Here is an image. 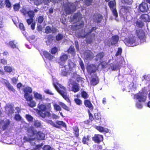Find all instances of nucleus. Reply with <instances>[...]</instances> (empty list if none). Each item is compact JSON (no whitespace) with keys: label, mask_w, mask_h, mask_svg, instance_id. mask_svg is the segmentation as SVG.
<instances>
[{"label":"nucleus","mask_w":150,"mask_h":150,"mask_svg":"<svg viewBox=\"0 0 150 150\" xmlns=\"http://www.w3.org/2000/svg\"><path fill=\"white\" fill-rule=\"evenodd\" d=\"M91 84L93 85H95L97 84L98 82V79L97 77L93 78L91 80Z\"/></svg>","instance_id":"c9c22d12"},{"label":"nucleus","mask_w":150,"mask_h":150,"mask_svg":"<svg viewBox=\"0 0 150 150\" xmlns=\"http://www.w3.org/2000/svg\"><path fill=\"white\" fill-rule=\"evenodd\" d=\"M102 19V16L100 14L95 15L94 16V20L95 22H100Z\"/></svg>","instance_id":"b1692460"},{"label":"nucleus","mask_w":150,"mask_h":150,"mask_svg":"<svg viewBox=\"0 0 150 150\" xmlns=\"http://www.w3.org/2000/svg\"><path fill=\"white\" fill-rule=\"evenodd\" d=\"M82 17V15L79 12L75 14L73 16L74 20L76 21L79 20V19Z\"/></svg>","instance_id":"7c9ffc66"},{"label":"nucleus","mask_w":150,"mask_h":150,"mask_svg":"<svg viewBox=\"0 0 150 150\" xmlns=\"http://www.w3.org/2000/svg\"><path fill=\"white\" fill-rule=\"evenodd\" d=\"M131 10V8L128 6L127 7H123L121 9L120 12H122L123 11H125L126 13L129 12Z\"/></svg>","instance_id":"f704fd0d"},{"label":"nucleus","mask_w":150,"mask_h":150,"mask_svg":"<svg viewBox=\"0 0 150 150\" xmlns=\"http://www.w3.org/2000/svg\"><path fill=\"white\" fill-rule=\"evenodd\" d=\"M5 3L6 6L8 8H11V4L9 0H5Z\"/></svg>","instance_id":"de8ad7c7"},{"label":"nucleus","mask_w":150,"mask_h":150,"mask_svg":"<svg viewBox=\"0 0 150 150\" xmlns=\"http://www.w3.org/2000/svg\"><path fill=\"white\" fill-rule=\"evenodd\" d=\"M140 19L144 22H149L150 19L148 15L146 14H144L141 16Z\"/></svg>","instance_id":"aec40b11"},{"label":"nucleus","mask_w":150,"mask_h":150,"mask_svg":"<svg viewBox=\"0 0 150 150\" xmlns=\"http://www.w3.org/2000/svg\"><path fill=\"white\" fill-rule=\"evenodd\" d=\"M33 18H30L27 20L26 21L28 25H30L33 23Z\"/></svg>","instance_id":"e2e57ef3"},{"label":"nucleus","mask_w":150,"mask_h":150,"mask_svg":"<svg viewBox=\"0 0 150 150\" xmlns=\"http://www.w3.org/2000/svg\"><path fill=\"white\" fill-rule=\"evenodd\" d=\"M43 54L45 57L50 61H52L55 60L54 57L52 55L48 52L44 51Z\"/></svg>","instance_id":"4468645a"},{"label":"nucleus","mask_w":150,"mask_h":150,"mask_svg":"<svg viewBox=\"0 0 150 150\" xmlns=\"http://www.w3.org/2000/svg\"><path fill=\"white\" fill-rule=\"evenodd\" d=\"M139 8L140 11L144 12L147 11L148 9L147 4L146 3H142L139 6Z\"/></svg>","instance_id":"ddd939ff"},{"label":"nucleus","mask_w":150,"mask_h":150,"mask_svg":"<svg viewBox=\"0 0 150 150\" xmlns=\"http://www.w3.org/2000/svg\"><path fill=\"white\" fill-rule=\"evenodd\" d=\"M45 138V134L41 132H38V140H43Z\"/></svg>","instance_id":"a878e982"},{"label":"nucleus","mask_w":150,"mask_h":150,"mask_svg":"<svg viewBox=\"0 0 150 150\" xmlns=\"http://www.w3.org/2000/svg\"><path fill=\"white\" fill-rule=\"evenodd\" d=\"M121 1L123 4H131L132 0H122Z\"/></svg>","instance_id":"bf43d9fd"},{"label":"nucleus","mask_w":150,"mask_h":150,"mask_svg":"<svg viewBox=\"0 0 150 150\" xmlns=\"http://www.w3.org/2000/svg\"><path fill=\"white\" fill-rule=\"evenodd\" d=\"M92 139L95 143H99L103 140V137L101 135L96 134L92 137Z\"/></svg>","instance_id":"f8f14e48"},{"label":"nucleus","mask_w":150,"mask_h":150,"mask_svg":"<svg viewBox=\"0 0 150 150\" xmlns=\"http://www.w3.org/2000/svg\"><path fill=\"white\" fill-rule=\"evenodd\" d=\"M84 104L86 107H88L90 110H93V107L90 101L88 100H84Z\"/></svg>","instance_id":"6ab92c4d"},{"label":"nucleus","mask_w":150,"mask_h":150,"mask_svg":"<svg viewBox=\"0 0 150 150\" xmlns=\"http://www.w3.org/2000/svg\"><path fill=\"white\" fill-rule=\"evenodd\" d=\"M79 129L77 127H75L74 128V131L75 135L76 137H78L79 136Z\"/></svg>","instance_id":"8fccbe9b"},{"label":"nucleus","mask_w":150,"mask_h":150,"mask_svg":"<svg viewBox=\"0 0 150 150\" xmlns=\"http://www.w3.org/2000/svg\"><path fill=\"white\" fill-rule=\"evenodd\" d=\"M25 16L27 14L28 11L25 8H23L20 11Z\"/></svg>","instance_id":"052dcab7"},{"label":"nucleus","mask_w":150,"mask_h":150,"mask_svg":"<svg viewBox=\"0 0 150 150\" xmlns=\"http://www.w3.org/2000/svg\"><path fill=\"white\" fill-rule=\"evenodd\" d=\"M75 64L72 62L69 61L68 65H65L62 67L60 69L61 75L65 76L67 75L68 73H71L74 71V75L72 76L74 78H76L77 75L76 73L74 72L75 71Z\"/></svg>","instance_id":"f257e3e1"},{"label":"nucleus","mask_w":150,"mask_h":150,"mask_svg":"<svg viewBox=\"0 0 150 150\" xmlns=\"http://www.w3.org/2000/svg\"><path fill=\"white\" fill-rule=\"evenodd\" d=\"M79 2L78 1L74 3H69L64 9L65 11L67 14H70L74 11L76 7H79Z\"/></svg>","instance_id":"423d86ee"},{"label":"nucleus","mask_w":150,"mask_h":150,"mask_svg":"<svg viewBox=\"0 0 150 150\" xmlns=\"http://www.w3.org/2000/svg\"><path fill=\"white\" fill-rule=\"evenodd\" d=\"M95 118L96 120H99L101 118V115L100 113H96L94 114Z\"/></svg>","instance_id":"603ef678"},{"label":"nucleus","mask_w":150,"mask_h":150,"mask_svg":"<svg viewBox=\"0 0 150 150\" xmlns=\"http://www.w3.org/2000/svg\"><path fill=\"white\" fill-rule=\"evenodd\" d=\"M23 139L25 141L31 142L32 141L34 140L35 138H28L26 136H24L23 137Z\"/></svg>","instance_id":"09e8293b"},{"label":"nucleus","mask_w":150,"mask_h":150,"mask_svg":"<svg viewBox=\"0 0 150 150\" xmlns=\"http://www.w3.org/2000/svg\"><path fill=\"white\" fill-rule=\"evenodd\" d=\"M79 85L76 83L74 84L72 88V91L74 92H76L79 91Z\"/></svg>","instance_id":"393cba45"},{"label":"nucleus","mask_w":150,"mask_h":150,"mask_svg":"<svg viewBox=\"0 0 150 150\" xmlns=\"http://www.w3.org/2000/svg\"><path fill=\"white\" fill-rule=\"evenodd\" d=\"M144 25L143 23L140 20H138L136 21L135 26L137 27L142 28Z\"/></svg>","instance_id":"c85d7f7f"},{"label":"nucleus","mask_w":150,"mask_h":150,"mask_svg":"<svg viewBox=\"0 0 150 150\" xmlns=\"http://www.w3.org/2000/svg\"><path fill=\"white\" fill-rule=\"evenodd\" d=\"M68 52L71 54L72 55L74 56L75 55V50L73 47L71 46L68 50Z\"/></svg>","instance_id":"2f4dec72"},{"label":"nucleus","mask_w":150,"mask_h":150,"mask_svg":"<svg viewBox=\"0 0 150 150\" xmlns=\"http://www.w3.org/2000/svg\"><path fill=\"white\" fill-rule=\"evenodd\" d=\"M110 9L112 11L114 16L116 18L118 16L117 13L115 8V1H110L108 4Z\"/></svg>","instance_id":"6e6552de"},{"label":"nucleus","mask_w":150,"mask_h":150,"mask_svg":"<svg viewBox=\"0 0 150 150\" xmlns=\"http://www.w3.org/2000/svg\"><path fill=\"white\" fill-rule=\"evenodd\" d=\"M117 65L112 63L110 64L108 66L109 69L112 70H115L117 68Z\"/></svg>","instance_id":"49530a36"},{"label":"nucleus","mask_w":150,"mask_h":150,"mask_svg":"<svg viewBox=\"0 0 150 150\" xmlns=\"http://www.w3.org/2000/svg\"><path fill=\"white\" fill-rule=\"evenodd\" d=\"M25 93L24 96L26 100L29 102L28 103V105L31 108H33L36 105V103L33 100V98L32 95H30L29 93L32 92V90L31 88L26 87L23 90Z\"/></svg>","instance_id":"20e7f679"},{"label":"nucleus","mask_w":150,"mask_h":150,"mask_svg":"<svg viewBox=\"0 0 150 150\" xmlns=\"http://www.w3.org/2000/svg\"><path fill=\"white\" fill-rule=\"evenodd\" d=\"M45 121L48 124H49L52 126H53L56 127L57 128H58L59 126L56 125L51 120H45Z\"/></svg>","instance_id":"e433bc0d"},{"label":"nucleus","mask_w":150,"mask_h":150,"mask_svg":"<svg viewBox=\"0 0 150 150\" xmlns=\"http://www.w3.org/2000/svg\"><path fill=\"white\" fill-rule=\"evenodd\" d=\"M25 118L29 122L33 121V117L30 115L26 114L25 115Z\"/></svg>","instance_id":"79ce46f5"},{"label":"nucleus","mask_w":150,"mask_h":150,"mask_svg":"<svg viewBox=\"0 0 150 150\" xmlns=\"http://www.w3.org/2000/svg\"><path fill=\"white\" fill-rule=\"evenodd\" d=\"M137 36L140 40H143V41L145 40V36L144 31L142 29H139L136 30Z\"/></svg>","instance_id":"9b49d317"},{"label":"nucleus","mask_w":150,"mask_h":150,"mask_svg":"<svg viewBox=\"0 0 150 150\" xmlns=\"http://www.w3.org/2000/svg\"><path fill=\"white\" fill-rule=\"evenodd\" d=\"M7 108H8L7 115L9 116L11 115L14 113V109L13 107L11 105H9L7 106Z\"/></svg>","instance_id":"412c9836"},{"label":"nucleus","mask_w":150,"mask_h":150,"mask_svg":"<svg viewBox=\"0 0 150 150\" xmlns=\"http://www.w3.org/2000/svg\"><path fill=\"white\" fill-rule=\"evenodd\" d=\"M54 108V110L57 111H59L61 110L62 108L59 105L54 104L53 105Z\"/></svg>","instance_id":"c03bdc74"},{"label":"nucleus","mask_w":150,"mask_h":150,"mask_svg":"<svg viewBox=\"0 0 150 150\" xmlns=\"http://www.w3.org/2000/svg\"><path fill=\"white\" fill-rule=\"evenodd\" d=\"M137 38L134 37L132 36L129 38L127 42L125 43L126 45L129 46H134L138 45L137 41Z\"/></svg>","instance_id":"0eeeda50"},{"label":"nucleus","mask_w":150,"mask_h":150,"mask_svg":"<svg viewBox=\"0 0 150 150\" xmlns=\"http://www.w3.org/2000/svg\"><path fill=\"white\" fill-rule=\"evenodd\" d=\"M79 63L82 69L84 71L85 70V68L83 62L81 60H80L79 61Z\"/></svg>","instance_id":"680f3d73"},{"label":"nucleus","mask_w":150,"mask_h":150,"mask_svg":"<svg viewBox=\"0 0 150 150\" xmlns=\"http://www.w3.org/2000/svg\"><path fill=\"white\" fill-rule=\"evenodd\" d=\"M119 37L117 35H115L112 36L110 41L111 44L112 45L116 44L119 40Z\"/></svg>","instance_id":"a211bd4d"},{"label":"nucleus","mask_w":150,"mask_h":150,"mask_svg":"<svg viewBox=\"0 0 150 150\" xmlns=\"http://www.w3.org/2000/svg\"><path fill=\"white\" fill-rule=\"evenodd\" d=\"M11 81L13 83L16 84L18 81V78L13 77L11 79Z\"/></svg>","instance_id":"13d9d810"},{"label":"nucleus","mask_w":150,"mask_h":150,"mask_svg":"<svg viewBox=\"0 0 150 150\" xmlns=\"http://www.w3.org/2000/svg\"><path fill=\"white\" fill-rule=\"evenodd\" d=\"M84 25L83 22H79L76 25L73 26L74 30H77L83 27Z\"/></svg>","instance_id":"5701e85b"},{"label":"nucleus","mask_w":150,"mask_h":150,"mask_svg":"<svg viewBox=\"0 0 150 150\" xmlns=\"http://www.w3.org/2000/svg\"><path fill=\"white\" fill-rule=\"evenodd\" d=\"M14 118L16 120L18 121L21 120L22 119L21 115L18 114H15Z\"/></svg>","instance_id":"a18cd8bd"},{"label":"nucleus","mask_w":150,"mask_h":150,"mask_svg":"<svg viewBox=\"0 0 150 150\" xmlns=\"http://www.w3.org/2000/svg\"><path fill=\"white\" fill-rule=\"evenodd\" d=\"M59 104L64 109L66 110L67 111L69 110V108L64 103L61 102H59Z\"/></svg>","instance_id":"37998d69"},{"label":"nucleus","mask_w":150,"mask_h":150,"mask_svg":"<svg viewBox=\"0 0 150 150\" xmlns=\"http://www.w3.org/2000/svg\"><path fill=\"white\" fill-rule=\"evenodd\" d=\"M56 30L54 28V29L51 28L49 26H47L45 30V33H54L56 31Z\"/></svg>","instance_id":"cd10ccee"},{"label":"nucleus","mask_w":150,"mask_h":150,"mask_svg":"<svg viewBox=\"0 0 150 150\" xmlns=\"http://www.w3.org/2000/svg\"><path fill=\"white\" fill-rule=\"evenodd\" d=\"M81 94L82 97L84 99H87L89 97V95L86 91H82Z\"/></svg>","instance_id":"4c0bfd02"},{"label":"nucleus","mask_w":150,"mask_h":150,"mask_svg":"<svg viewBox=\"0 0 150 150\" xmlns=\"http://www.w3.org/2000/svg\"><path fill=\"white\" fill-rule=\"evenodd\" d=\"M96 67L93 64L88 65L87 67L88 72L90 74L95 72L96 70Z\"/></svg>","instance_id":"2eb2a0df"},{"label":"nucleus","mask_w":150,"mask_h":150,"mask_svg":"<svg viewBox=\"0 0 150 150\" xmlns=\"http://www.w3.org/2000/svg\"><path fill=\"white\" fill-rule=\"evenodd\" d=\"M4 84L6 86L9 91H11L13 92L15 91V90L13 86H11L9 82L6 80H5Z\"/></svg>","instance_id":"dca6fc26"},{"label":"nucleus","mask_w":150,"mask_h":150,"mask_svg":"<svg viewBox=\"0 0 150 150\" xmlns=\"http://www.w3.org/2000/svg\"><path fill=\"white\" fill-rule=\"evenodd\" d=\"M19 27L20 29L24 31L25 30V27L23 23H20Z\"/></svg>","instance_id":"69168bd1"},{"label":"nucleus","mask_w":150,"mask_h":150,"mask_svg":"<svg viewBox=\"0 0 150 150\" xmlns=\"http://www.w3.org/2000/svg\"><path fill=\"white\" fill-rule=\"evenodd\" d=\"M55 81V79H53V84L55 88L67 101H69V100L67 95L65 88L62 85L58 83L57 81Z\"/></svg>","instance_id":"7ed1b4c3"},{"label":"nucleus","mask_w":150,"mask_h":150,"mask_svg":"<svg viewBox=\"0 0 150 150\" xmlns=\"http://www.w3.org/2000/svg\"><path fill=\"white\" fill-rule=\"evenodd\" d=\"M10 46L12 48L14 49L17 48L16 45L14 43V41H10L9 42Z\"/></svg>","instance_id":"a19ab883"},{"label":"nucleus","mask_w":150,"mask_h":150,"mask_svg":"<svg viewBox=\"0 0 150 150\" xmlns=\"http://www.w3.org/2000/svg\"><path fill=\"white\" fill-rule=\"evenodd\" d=\"M68 59V56L67 54L62 53L61 54L60 57V61L59 62V67L60 70L61 69L62 67H63V66L65 63V62Z\"/></svg>","instance_id":"1a4fd4ad"},{"label":"nucleus","mask_w":150,"mask_h":150,"mask_svg":"<svg viewBox=\"0 0 150 150\" xmlns=\"http://www.w3.org/2000/svg\"><path fill=\"white\" fill-rule=\"evenodd\" d=\"M90 136L88 135L84 137L82 139V142L84 144L88 145V142L90 140Z\"/></svg>","instance_id":"c756f323"},{"label":"nucleus","mask_w":150,"mask_h":150,"mask_svg":"<svg viewBox=\"0 0 150 150\" xmlns=\"http://www.w3.org/2000/svg\"><path fill=\"white\" fill-rule=\"evenodd\" d=\"M56 123L58 125H62V126L64 127H65L66 126L65 124L63 121H56Z\"/></svg>","instance_id":"864d4df0"},{"label":"nucleus","mask_w":150,"mask_h":150,"mask_svg":"<svg viewBox=\"0 0 150 150\" xmlns=\"http://www.w3.org/2000/svg\"><path fill=\"white\" fill-rule=\"evenodd\" d=\"M104 56V54L103 53H99L97 54L96 56V59L97 61H100L103 58Z\"/></svg>","instance_id":"473e14b6"},{"label":"nucleus","mask_w":150,"mask_h":150,"mask_svg":"<svg viewBox=\"0 0 150 150\" xmlns=\"http://www.w3.org/2000/svg\"><path fill=\"white\" fill-rule=\"evenodd\" d=\"M58 51V49L56 47H54L52 49L51 53L52 54H55Z\"/></svg>","instance_id":"6e6d98bb"},{"label":"nucleus","mask_w":150,"mask_h":150,"mask_svg":"<svg viewBox=\"0 0 150 150\" xmlns=\"http://www.w3.org/2000/svg\"><path fill=\"white\" fill-rule=\"evenodd\" d=\"M20 7V5L19 4L16 3L13 5V9L15 11H18Z\"/></svg>","instance_id":"ea45409f"},{"label":"nucleus","mask_w":150,"mask_h":150,"mask_svg":"<svg viewBox=\"0 0 150 150\" xmlns=\"http://www.w3.org/2000/svg\"><path fill=\"white\" fill-rule=\"evenodd\" d=\"M39 109L42 111H45L46 109V105H41L39 107Z\"/></svg>","instance_id":"4d7b16f0"},{"label":"nucleus","mask_w":150,"mask_h":150,"mask_svg":"<svg viewBox=\"0 0 150 150\" xmlns=\"http://www.w3.org/2000/svg\"><path fill=\"white\" fill-rule=\"evenodd\" d=\"M40 115L43 118H44L45 116L48 117H51V113L49 112H43L41 111H38V115Z\"/></svg>","instance_id":"f3484780"},{"label":"nucleus","mask_w":150,"mask_h":150,"mask_svg":"<svg viewBox=\"0 0 150 150\" xmlns=\"http://www.w3.org/2000/svg\"><path fill=\"white\" fill-rule=\"evenodd\" d=\"M122 52V50L121 48H119L118 49V50L115 56H117L119 55H120Z\"/></svg>","instance_id":"5fc2aeb1"},{"label":"nucleus","mask_w":150,"mask_h":150,"mask_svg":"<svg viewBox=\"0 0 150 150\" xmlns=\"http://www.w3.org/2000/svg\"><path fill=\"white\" fill-rule=\"evenodd\" d=\"M43 150H52V149L50 146H45L44 147Z\"/></svg>","instance_id":"774afa93"},{"label":"nucleus","mask_w":150,"mask_h":150,"mask_svg":"<svg viewBox=\"0 0 150 150\" xmlns=\"http://www.w3.org/2000/svg\"><path fill=\"white\" fill-rule=\"evenodd\" d=\"M74 101L76 104L78 105H80L82 104V100L78 98H75L74 100Z\"/></svg>","instance_id":"3c124183"},{"label":"nucleus","mask_w":150,"mask_h":150,"mask_svg":"<svg viewBox=\"0 0 150 150\" xmlns=\"http://www.w3.org/2000/svg\"><path fill=\"white\" fill-rule=\"evenodd\" d=\"M96 29V27H91L89 28H87L85 30L86 31L83 34H81L80 35V37L86 38V40L87 42L90 43L93 42L95 39V35L94 33L91 34L93 31L95 30Z\"/></svg>","instance_id":"f03ea898"},{"label":"nucleus","mask_w":150,"mask_h":150,"mask_svg":"<svg viewBox=\"0 0 150 150\" xmlns=\"http://www.w3.org/2000/svg\"><path fill=\"white\" fill-rule=\"evenodd\" d=\"M10 122L9 120L7 119L6 120L5 122L2 127V128L4 129H6L10 125Z\"/></svg>","instance_id":"72a5a7b5"},{"label":"nucleus","mask_w":150,"mask_h":150,"mask_svg":"<svg viewBox=\"0 0 150 150\" xmlns=\"http://www.w3.org/2000/svg\"><path fill=\"white\" fill-rule=\"evenodd\" d=\"M96 128L100 132L107 133L109 131L108 129L101 126H96Z\"/></svg>","instance_id":"4be33fe9"},{"label":"nucleus","mask_w":150,"mask_h":150,"mask_svg":"<svg viewBox=\"0 0 150 150\" xmlns=\"http://www.w3.org/2000/svg\"><path fill=\"white\" fill-rule=\"evenodd\" d=\"M146 95L144 93H141L136 94L134 96V98L138 100V102L136 103V107L139 109L142 108V105L140 103L142 102H144L146 100Z\"/></svg>","instance_id":"39448f33"},{"label":"nucleus","mask_w":150,"mask_h":150,"mask_svg":"<svg viewBox=\"0 0 150 150\" xmlns=\"http://www.w3.org/2000/svg\"><path fill=\"white\" fill-rule=\"evenodd\" d=\"M4 69L5 72L11 73L13 71V69L10 66H6L4 67Z\"/></svg>","instance_id":"bb28decb"},{"label":"nucleus","mask_w":150,"mask_h":150,"mask_svg":"<svg viewBox=\"0 0 150 150\" xmlns=\"http://www.w3.org/2000/svg\"><path fill=\"white\" fill-rule=\"evenodd\" d=\"M63 38V36L61 34H59L56 37V39L57 40H59Z\"/></svg>","instance_id":"338daca9"},{"label":"nucleus","mask_w":150,"mask_h":150,"mask_svg":"<svg viewBox=\"0 0 150 150\" xmlns=\"http://www.w3.org/2000/svg\"><path fill=\"white\" fill-rule=\"evenodd\" d=\"M83 58L84 59L89 60L93 57V53L89 50H87L82 55Z\"/></svg>","instance_id":"9d476101"},{"label":"nucleus","mask_w":150,"mask_h":150,"mask_svg":"<svg viewBox=\"0 0 150 150\" xmlns=\"http://www.w3.org/2000/svg\"><path fill=\"white\" fill-rule=\"evenodd\" d=\"M28 16L30 18H33L35 16L34 12L33 11H28Z\"/></svg>","instance_id":"58836bf2"},{"label":"nucleus","mask_w":150,"mask_h":150,"mask_svg":"<svg viewBox=\"0 0 150 150\" xmlns=\"http://www.w3.org/2000/svg\"><path fill=\"white\" fill-rule=\"evenodd\" d=\"M44 92L45 93L49 95H53V93L49 89H45V90Z\"/></svg>","instance_id":"0e129e2a"}]
</instances>
